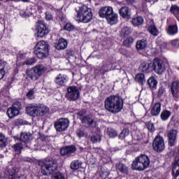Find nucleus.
<instances>
[{"label": "nucleus", "instance_id": "nucleus-64", "mask_svg": "<svg viewBox=\"0 0 179 179\" xmlns=\"http://www.w3.org/2000/svg\"><path fill=\"white\" fill-rule=\"evenodd\" d=\"M0 5H1V3H0Z\"/></svg>", "mask_w": 179, "mask_h": 179}, {"label": "nucleus", "instance_id": "nucleus-18", "mask_svg": "<svg viewBox=\"0 0 179 179\" xmlns=\"http://www.w3.org/2000/svg\"><path fill=\"white\" fill-rule=\"evenodd\" d=\"M169 143L170 146H174L177 139V130L171 129L168 132Z\"/></svg>", "mask_w": 179, "mask_h": 179}, {"label": "nucleus", "instance_id": "nucleus-6", "mask_svg": "<svg viewBox=\"0 0 179 179\" xmlns=\"http://www.w3.org/2000/svg\"><path fill=\"white\" fill-rule=\"evenodd\" d=\"M49 47L50 45H48V43L45 41H41L38 42L34 47V52L37 58L39 59H44V58L48 57Z\"/></svg>", "mask_w": 179, "mask_h": 179}, {"label": "nucleus", "instance_id": "nucleus-21", "mask_svg": "<svg viewBox=\"0 0 179 179\" xmlns=\"http://www.w3.org/2000/svg\"><path fill=\"white\" fill-rule=\"evenodd\" d=\"M68 82V79L66 78V76L59 74L55 78V83L59 86H65V83Z\"/></svg>", "mask_w": 179, "mask_h": 179}, {"label": "nucleus", "instance_id": "nucleus-31", "mask_svg": "<svg viewBox=\"0 0 179 179\" xmlns=\"http://www.w3.org/2000/svg\"><path fill=\"white\" fill-rule=\"evenodd\" d=\"M131 23L133 26H141V24H143V18L142 17H137L132 18Z\"/></svg>", "mask_w": 179, "mask_h": 179}, {"label": "nucleus", "instance_id": "nucleus-14", "mask_svg": "<svg viewBox=\"0 0 179 179\" xmlns=\"http://www.w3.org/2000/svg\"><path fill=\"white\" fill-rule=\"evenodd\" d=\"M17 168L13 166L8 169V179H26V176H21L18 177H17Z\"/></svg>", "mask_w": 179, "mask_h": 179}, {"label": "nucleus", "instance_id": "nucleus-23", "mask_svg": "<svg viewBox=\"0 0 179 179\" xmlns=\"http://www.w3.org/2000/svg\"><path fill=\"white\" fill-rule=\"evenodd\" d=\"M116 171L117 173H122V174H128L129 170L126 164L119 163L116 164Z\"/></svg>", "mask_w": 179, "mask_h": 179}, {"label": "nucleus", "instance_id": "nucleus-7", "mask_svg": "<svg viewBox=\"0 0 179 179\" xmlns=\"http://www.w3.org/2000/svg\"><path fill=\"white\" fill-rule=\"evenodd\" d=\"M28 115L31 117H38V115H45L48 113V108L43 105L34 106L30 104L26 108Z\"/></svg>", "mask_w": 179, "mask_h": 179}, {"label": "nucleus", "instance_id": "nucleus-28", "mask_svg": "<svg viewBox=\"0 0 179 179\" xmlns=\"http://www.w3.org/2000/svg\"><path fill=\"white\" fill-rule=\"evenodd\" d=\"M166 33L169 36H174L178 33V27L177 24L169 25L166 29Z\"/></svg>", "mask_w": 179, "mask_h": 179}, {"label": "nucleus", "instance_id": "nucleus-25", "mask_svg": "<svg viewBox=\"0 0 179 179\" xmlns=\"http://www.w3.org/2000/svg\"><path fill=\"white\" fill-rule=\"evenodd\" d=\"M161 110H162V104L159 102L156 103L151 108L152 115H154V116L159 115V114H160Z\"/></svg>", "mask_w": 179, "mask_h": 179}, {"label": "nucleus", "instance_id": "nucleus-22", "mask_svg": "<svg viewBox=\"0 0 179 179\" xmlns=\"http://www.w3.org/2000/svg\"><path fill=\"white\" fill-rule=\"evenodd\" d=\"M80 119L81 120L82 124H84L85 126H87V128H90V127L94 124V119L90 116H85Z\"/></svg>", "mask_w": 179, "mask_h": 179}, {"label": "nucleus", "instance_id": "nucleus-17", "mask_svg": "<svg viewBox=\"0 0 179 179\" xmlns=\"http://www.w3.org/2000/svg\"><path fill=\"white\" fill-rule=\"evenodd\" d=\"M20 141L24 143H29L33 141V134L30 132H22L20 134Z\"/></svg>", "mask_w": 179, "mask_h": 179}, {"label": "nucleus", "instance_id": "nucleus-48", "mask_svg": "<svg viewBox=\"0 0 179 179\" xmlns=\"http://www.w3.org/2000/svg\"><path fill=\"white\" fill-rule=\"evenodd\" d=\"M74 29L75 27H73V25H72V24L71 23L66 24L64 27V30H67L68 31H72V30H73Z\"/></svg>", "mask_w": 179, "mask_h": 179}, {"label": "nucleus", "instance_id": "nucleus-44", "mask_svg": "<svg viewBox=\"0 0 179 179\" xmlns=\"http://www.w3.org/2000/svg\"><path fill=\"white\" fill-rule=\"evenodd\" d=\"M145 125L150 132H155L156 129H155V124L153 123H152L151 122H148L145 123Z\"/></svg>", "mask_w": 179, "mask_h": 179}, {"label": "nucleus", "instance_id": "nucleus-43", "mask_svg": "<svg viewBox=\"0 0 179 179\" xmlns=\"http://www.w3.org/2000/svg\"><path fill=\"white\" fill-rule=\"evenodd\" d=\"M134 43V38L129 37L126 38L123 41V45H125V47H131V45Z\"/></svg>", "mask_w": 179, "mask_h": 179}, {"label": "nucleus", "instance_id": "nucleus-36", "mask_svg": "<svg viewBox=\"0 0 179 179\" xmlns=\"http://www.w3.org/2000/svg\"><path fill=\"white\" fill-rule=\"evenodd\" d=\"M170 12L172 15H174L176 17H179V7L177 5H173L171 6Z\"/></svg>", "mask_w": 179, "mask_h": 179}, {"label": "nucleus", "instance_id": "nucleus-29", "mask_svg": "<svg viewBox=\"0 0 179 179\" xmlns=\"http://www.w3.org/2000/svg\"><path fill=\"white\" fill-rule=\"evenodd\" d=\"M106 20L109 24H115L117 20H118V15L113 12L109 16L106 17Z\"/></svg>", "mask_w": 179, "mask_h": 179}, {"label": "nucleus", "instance_id": "nucleus-41", "mask_svg": "<svg viewBox=\"0 0 179 179\" xmlns=\"http://www.w3.org/2000/svg\"><path fill=\"white\" fill-rule=\"evenodd\" d=\"M13 149L15 150V152L19 155V153H21L22 152V149H23V144H22L21 143H16L13 145Z\"/></svg>", "mask_w": 179, "mask_h": 179}, {"label": "nucleus", "instance_id": "nucleus-62", "mask_svg": "<svg viewBox=\"0 0 179 179\" xmlns=\"http://www.w3.org/2000/svg\"><path fill=\"white\" fill-rule=\"evenodd\" d=\"M88 1V2H90L92 0H87Z\"/></svg>", "mask_w": 179, "mask_h": 179}, {"label": "nucleus", "instance_id": "nucleus-12", "mask_svg": "<svg viewBox=\"0 0 179 179\" xmlns=\"http://www.w3.org/2000/svg\"><path fill=\"white\" fill-rule=\"evenodd\" d=\"M22 110V103L17 101L13 104V106L7 110V115L9 118H14L19 115L20 110Z\"/></svg>", "mask_w": 179, "mask_h": 179}, {"label": "nucleus", "instance_id": "nucleus-24", "mask_svg": "<svg viewBox=\"0 0 179 179\" xmlns=\"http://www.w3.org/2000/svg\"><path fill=\"white\" fill-rule=\"evenodd\" d=\"M139 69H140V71H141V72L148 73V72H150V69H152V63L143 62L140 65Z\"/></svg>", "mask_w": 179, "mask_h": 179}, {"label": "nucleus", "instance_id": "nucleus-19", "mask_svg": "<svg viewBox=\"0 0 179 179\" xmlns=\"http://www.w3.org/2000/svg\"><path fill=\"white\" fill-rule=\"evenodd\" d=\"M171 93L175 99L179 97V81H173L171 86Z\"/></svg>", "mask_w": 179, "mask_h": 179}, {"label": "nucleus", "instance_id": "nucleus-27", "mask_svg": "<svg viewBox=\"0 0 179 179\" xmlns=\"http://www.w3.org/2000/svg\"><path fill=\"white\" fill-rule=\"evenodd\" d=\"M148 46V42L145 39L138 41L136 45V48L138 51H142L145 50Z\"/></svg>", "mask_w": 179, "mask_h": 179}, {"label": "nucleus", "instance_id": "nucleus-38", "mask_svg": "<svg viewBox=\"0 0 179 179\" xmlns=\"http://www.w3.org/2000/svg\"><path fill=\"white\" fill-rule=\"evenodd\" d=\"M6 143H8V139L3 134L0 133V148H6Z\"/></svg>", "mask_w": 179, "mask_h": 179}, {"label": "nucleus", "instance_id": "nucleus-58", "mask_svg": "<svg viewBox=\"0 0 179 179\" xmlns=\"http://www.w3.org/2000/svg\"><path fill=\"white\" fill-rule=\"evenodd\" d=\"M127 5H134L135 3V0H126Z\"/></svg>", "mask_w": 179, "mask_h": 179}, {"label": "nucleus", "instance_id": "nucleus-20", "mask_svg": "<svg viewBox=\"0 0 179 179\" xmlns=\"http://www.w3.org/2000/svg\"><path fill=\"white\" fill-rule=\"evenodd\" d=\"M120 15L124 19H130L131 18V10L127 6L122 7L120 9Z\"/></svg>", "mask_w": 179, "mask_h": 179}, {"label": "nucleus", "instance_id": "nucleus-46", "mask_svg": "<svg viewBox=\"0 0 179 179\" xmlns=\"http://www.w3.org/2000/svg\"><path fill=\"white\" fill-rule=\"evenodd\" d=\"M172 174L175 178H177V177H178L179 176V169H177V167H176V166H173L172 167Z\"/></svg>", "mask_w": 179, "mask_h": 179}, {"label": "nucleus", "instance_id": "nucleus-3", "mask_svg": "<svg viewBox=\"0 0 179 179\" xmlns=\"http://www.w3.org/2000/svg\"><path fill=\"white\" fill-rule=\"evenodd\" d=\"M39 166H41V171L43 176L52 174L58 169V164L54 158H47L44 163L39 164Z\"/></svg>", "mask_w": 179, "mask_h": 179}, {"label": "nucleus", "instance_id": "nucleus-57", "mask_svg": "<svg viewBox=\"0 0 179 179\" xmlns=\"http://www.w3.org/2000/svg\"><path fill=\"white\" fill-rule=\"evenodd\" d=\"M45 19L46 20H52V15L50 14V13H46Z\"/></svg>", "mask_w": 179, "mask_h": 179}, {"label": "nucleus", "instance_id": "nucleus-60", "mask_svg": "<svg viewBox=\"0 0 179 179\" xmlns=\"http://www.w3.org/2000/svg\"><path fill=\"white\" fill-rule=\"evenodd\" d=\"M22 2H30V0H22Z\"/></svg>", "mask_w": 179, "mask_h": 179}, {"label": "nucleus", "instance_id": "nucleus-15", "mask_svg": "<svg viewBox=\"0 0 179 179\" xmlns=\"http://www.w3.org/2000/svg\"><path fill=\"white\" fill-rule=\"evenodd\" d=\"M76 152V147L75 145L66 146L60 150L62 156H71L73 153Z\"/></svg>", "mask_w": 179, "mask_h": 179}, {"label": "nucleus", "instance_id": "nucleus-9", "mask_svg": "<svg viewBox=\"0 0 179 179\" xmlns=\"http://www.w3.org/2000/svg\"><path fill=\"white\" fill-rule=\"evenodd\" d=\"M151 68L158 75H162V73L166 71V65L164 64V62L157 57L153 60L152 63H151Z\"/></svg>", "mask_w": 179, "mask_h": 179}, {"label": "nucleus", "instance_id": "nucleus-10", "mask_svg": "<svg viewBox=\"0 0 179 179\" xmlns=\"http://www.w3.org/2000/svg\"><path fill=\"white\" fill-rule=\"evenodd\" d=\"M152 148L157 153H162L166 149L164 138L161 136H157L152 141Z\"/></svg>", "mask_w": 179, "mask_h": 179}, {"label": "nucleus", "instance_id": "nucleus-37", "mask_svg": "<svg viewBox=\"0 0 179 179\" xmlns=\"http://www.w3.org/2000/svg\"><path fill=\"white\" fill-rule=\"evenodd\" d=\"M106 134L107 135H108V136H110V138H115V136L118 135L117 131H115L114 129L111 127L107 128Z\"/></svg>", "mask_w": 179, "mask_h": 179}, {"label": "nucleus", "instance_id": "nucleus-50", "mask_svg": "<svg viewBox=\"0 0 179 179\" xmlns=\"http://www.w3.org/2000/svg\"><path fill=\"white\" fill-rule=\"evenodd\" d=\"M33 64H36V59L34 58H31L25 61L23 65H33Z\"/></svg>", "mask_w": 179, "mask_h": 179}, {"label": "nucleus", "instance_id": "nucleus-61", "mask_svg": "<svg viewBox=\"0 0 179 179\" xmlns=\"http://www.w3.org/2000/svg\"><path fill=\"white\" fill-rule=\"evenodd\" d=\"M146 1V2H152V1H153V0H145Z\"/></svg>", "mask_w": 179, "mask_h": 179}, {"label": "nucleus", "instance_id": "nucleus-8", "mask_svg": "<svg viewBox=\"0 0 179 179\" xmlns=\"http://www.w3.org/2000/svg\"><path fill=\"white\" fill-rule=\"evenodd\" d=\"M80 97V92L76 86H70L67 87L66 98L69 101H76Z\"/></svg>", "mask_w": 179, "mask_h": 179}, {"label": "nucleus", "instance_id": "nucleus-33", "mask_svg": "<svg viewBox=\"0 0 179 179\" xmlns=\"http://www.w3.org/2000/svg\"><path fill=\"white\" fill-rule=\"evenodd\" d=\"M148 31L152 34V36H155V37L159 36V29L155 25H150L148 27Z\"/></svg>", "mask_w": 179, "mask_h": 179}, {"label": "nucleus", "instance_id": "nucleus-26", "mask_svg": "<svg viewBox=\"0 0 179 179\" xmlns=\"http://www.w3.org/2000/svg\"><path fill=\"white\" fill-rule=\"evenodd\" d=\"M66 47H68V41L62 38L58 41L57 44L55 45L57 50H65Z\"/></svg>", "mask_w": 179, "mask_h": 179}, {"label": "nucleus", "instance_id": "nucleus-47", "mask_svg": "<svg viewBox=\"0 0 179 179\" xmlns=\"http://www.w3.org/2000/svg\"><path fill=\"white\" fill-rule=\"evenodd\" d=\"M27 97L30 100L34 99V90L31 89L27 93Z\"/></svg>", "mask_w": 179, "mask_h": 179}, {"label": "nucleus", "instance_id": "nucleus-52", "mask_svg": "<svg viewBox=\"0 0 179 179\" xmlns=\"http://www.w3.org/2000/svg\"><path fill=\"white\" fill-rule=\"evenodd\" d=\"M171 43L173 47H175V48H179V39L172 40Z\"/></svg>", "mask_w": 179, "mask_h": 179}, {"label": "nucleus", "instance_id": "nucleus-54", "mask_svg": "<svg viewBox=\"0 0 179 179\" xmlns=\"http://www.w3.org/2000/svg\"><path fill=\"white\" fill-rule=\"evenodd\" d=\"M77 115H78V117H80V118H83V117H85V115H86V110H80L77 113Z\"/></svg>", "mask_w": 179, "mask_h": 179}, {"label": "nucleus", "instance_id": "nucleus-34", "mask_svg": "<svg viewBox=\"0 0 179 179\" xmlns=\"http://www.w3.org/2000/svg\"><path fill=\"white\" fill-rule=\"evenodd\" d=\"M136 82L140 83V85H143L146 80H145V74L138 73L135 77Z\"/></svg>", "mask_w": 179, "mask_h": 179}, {"label": "nucleus", "instance_id": "nucleus-53", "mask_svg": "<svg viewBox=\"0 0 179 179\" xmlns=\"http://www.w3.org/2000/svg\"><path fill=\"white\" fill-rule=\"evenodd\" d=\"M76 134L78 138H83V136H85V131L83 129H78Z\"/></svg>", "mask_w": 179, "mask_h": 179}, {"label": "nucleus", "instance_id": "nucleus-13", "mask_svg": "<svg viewBox=\"0 0 179 179\" xmlns=\"http://www.w3.org/2000/svg\"><path fill=\"white\" fill-rule=\"evenodd\" d=\"M69 127V120L66 118H60L55 122V128L57 132H62Z\"/></svg>", "mask_w": 179, "mask_h": 179}, {"label": "nucleus", "instance_id": "nucleus-4", "mask_svg": "<svg viewBox=\"0 0 179 179\" xmlns=\"http://www.w3.org/2000/svg\"><path fill=\"white\" fill-rule=\"evenodd\" d=\"M150 164L149 157L145 155H141L134 159L131 164V169L138 171H143V170H146L149 167Z\"/></svg>", "mask_w": 179, "mask_h": 179}, {"label": "nucleus", "instance_id": "nucleus-1", "mask_svg": "<svg viewBox=\"0 0 179 179\" xmlns=\"http://www.w3.org/2000/svg\"><path fill=\"white\" fill-rule=\"evenodd\" d=\"M104 106L108 113L117 114L124 108V100L120 96L112 95L105 99Z\"/></svg>", "mask_w": 179, "mask_h": 179}, {"label": "nucleus", "instance_id": "nucleus-56", "mask_svg": "<svg viewBox=\"0 0 179 179\" xmlns=\"http://www.w3.org/2000/svg\"><path fill=\"white\" fill-rule=\"evenodd\" d=\"M20 16H22V17H29V13L26 11H21Z\"/></svg>", "mask_w": 179, "mask_h": 179}, {"label": "nucleus", "instance_id": "nucleus-30", "mask_svg": "<svg viewBox=\"0 0 179 179\" xmlns=\"http://www.w3.org/2000/svg\"><path fill=\"white\" fill-rule=\"evenodd\" d=\"M148 83L152 90H156V86H157V80L155 78V77H150L148 80Z\"/></svg>", "mask_w": 179, "mask_h": 179}, {"label": "nucleus", "instance_id": "nucleus-45", "mask_svg": "<svg viewBox=\"0 0 179 179\" xmlns=\"http://www.w3.org/2000/svg\"><path fill=\"white\" fill-rule=\"evenodd\" d=\"M128 135H129V131H128V129H123L121 132V134H120V138H121L122 139H124L126 136H128Z\"/></svg>", "mask_w": 179, "mask_h": 179}, {"label": "nucleus", "instance_id": "nucleus-59", "mask_svg": "<svg viewBox=\"0 0 179 179\" xmlns=\"http://www.w3.org/2000/svg\"><path fill=\"white\" fill-rule=\"evenodd\" d=\"M175 166L176 167H179V159L178 160L176 161L175 163L173 164V166Z\"/></svg>", "mask_w": 179, "mask_h": 179}, {"label": "nucleus", "instance_id": "nucleus-5", "mask_svg": "<svg viewBox=\"0 0 179 179\" xmlns=\"http://www.w3.org/2000/svg\"><path fill=\"white\" fill-rule=\"evenodd\" d=\"M93 19V13L92 8L83 5L79 7L77 11V22H81L82 23H89Z\"/></svg>", "mask_w": 179, "mask_h": 179}, {"label": "nucleus", "instance_id": "nucleus-35", "mask_svg": "<svg viewBox=\"0 0 179 179\" xmlns=\"http://www.w3.org/2000/svg\"><path fill=\"white\" fill-rule=\"evenodd\" d=\"M171 115V112L169 110H163L160 115V117L162 120V121H167L169 118H170V116Z\"/></svg>", "mask_w": 179, "mask_h": 179}, {"label": "nucleus", "instance_id": "nucleus-51", "mask_svg": "<svg viewBox=\"0 0 179 179\" xmlns=\"http://www.w3.org/2000/svg\"><path fill=\"white\" fill-rule=\"evenodd\" d=\"M165 91H166V89L163 86L159 87L157 92L158 97H162V96H163V94L164 93Z\"/></svg>", "mask_w": 179, "mask_h": 179}, {"label": "nucleus", "instance_id": "nucleus-16", "mask_svg": "<svg viewBox=\"0 0 179 179\" xmlns=\"http://www.w3.org/2000/svg\"><path fill=\"white\" fill-rule=\"evenodd\" d=\"M114 11L113 10V8L110 6H105L100 8L99 11V15L100 17H108V16H110V15H112V13Z\"/></svg>", "mask_w": 179, "mask_h": 179}, {"label": "nucleus", "instance_id": "nucleus-32", "mask_svg": "<svg viewBox=\"0 0 179 179\" xmlns=\"http://www.w3.org/2000/svg\"><path fill=\"white\" fill-rule=\"evenodd\" d=\"M82 167V162L79 160H74L71 164V170H79Z\"/></svg>", "mask_w": 179, "mask_h": 179}, {"label": "nucleus", "instance_id": "nucleus-2", "mask_svg": "<svg viewBox=\"0 0 179 179\" xmlns=\"http://www.w3.org/2000/svg\"><path fill=\"white\" fill-rule=\"evenodd\" d=\"M45 71H47V68L43 65H36L31 69L26 70L25 79H27V80L36 82V80H38V79L44 75Z\"/></svg>", "mask_w": 179, "mask_h": 179}, {"label": "nucleus", "instance_id": "nucleus-11", "mask_svg": "<svg viewBox=\"0 0 179 179\" xmlns=\"http://www.w3.org/2000/svg\"><path fill=\"white\" fill-rule=\"evenodd\" d=\"M36 36L38 38L44 37L46 34H48L49 30L47 24L43 21L39 20L36 22Z\"/></svg>", "mask_w": 179, "mask_h": 179}, {"label": "nucleus", "instance_id": "nucleus-63", "mask_svg": "<svg viewBox=\"0 0 179 179\" xmlns=\"http://www.w3.org/2000/svg\"><path fill=\"white\" fill-rule=\"evenodd\" d=\"M0 1H3V0H0Z\"/></svg>", "mask_w": 179, "mask_h": 179}, {"label": "nucleus", "instance_id": "nucleus-55", "mask_svg": "<svg viewBox=\"0 0 179 179\" xmlns=\"http://www.w3.org/2000/svg\"><path fill=\"white\" fill-rule=\"evenodd\" d=\"M55 179H65L64 174L59 173L55 176Z\"/></svg>", "mask_w": 179, "mask_h": 179}, {"label": "nucleus", "instance_id": "nucleus-49", "mask_svg": "<svg viewBox=\"0 0 179 179\" xmlns=\"http://www.w3.org/2000/svg\"><path fill=\"white\" fill-rule=\"evenodd\" d=\"M102 172L101 173V177L103 179H106L107 178V177H108L110 173L108 171H107V170L106 169H101Z\"/></svg>", "mask_w": 179, "mask_h": 179}, {"label": "nucleus", "instance_id": "nucleus-39", "mask_svg": "<svg viewBox=\"0 0 179 179\" xmlns=\"http://www.w3.org/2000/svg\"><path fill=\"white\" fill-rule=\"evenodd\" d=\"M129 34H131V29L129 27H124V28H122L120 32V35L122 37H125V36H129Z\"/></svg>", "mask_w": 179, "mask_h": 179}, {"label": "nucleus", "instance_id": "nucleus-42", "mask_svg": "<svg viewBox=\"0 0 179 179\" xmlns=\"http://www.w3.org/2000/svg\"><path fill=\"white\" fill-rule=\"evenodd\" d=\"M101 141V136L99 134H96L91 136V141L92 143H97V142H100Z\"/></svg>", "mask_w": 179, "mask_h": 179}, {"label": "nucleus", "instance_id": "nucleus-40", "mask_svg": "<svg viewBox=\"0 0 179 179\" xmlns=\"http://www.w3.org/2000/svg\"><path fill=\"white\" fill-rule=\"evenodd\" d=\"M5 65H6V62H0V80L5 76Z\"/></svg>", "mask_w": 179, "mask_h": 179}]
</instances>
